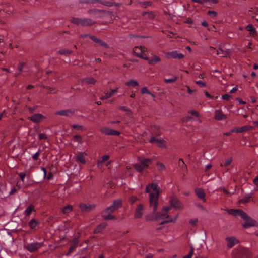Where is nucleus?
<instances>
[{"label": "nucleus", "instance_id": "f257e3e1", "mask_svg": "<svg viewBox=\"0 0 258 258\" xmlns=\"http://www.w3.org/2000/svg\"><path fill=\"white\" fill-rule=\"evenodd\" d=\"M146 192L149 194L150 207L153 209L152 214L147 215L146 217L147 221L163 220L161 224L165 223L175 222L178 215H176L174 218H172L168 215V211L170 210V206L164 207L161 212H156L158 203V198L160 194V188L156 183H152L148 185L146 187Z\"/></svg>", "mask_w": 258, "mask_h": 258}, {"label": "nucleus", "instance_id": "f03ea898", "mask_svg": "<svg viewBox=\"0 0 258 258\" xmlns=\"http://www.w3.org/2000/svg\"><path fill=\"white\" fill-rule=\"evenodd\" d=\"M138 161L139 162L134 165V167L139 172L147 168L152 162L151 159L142 157L139 158Z\"/></svg>", "mask_w": 258, "mask_h": 258}, {"label": "nucleus", "instance_id": "7ed1b4c3", "mask_svg": "<svg viewBox=\"0 0 258 258\" xmlns=\"http://www.w3.org/2000/svg\"><path fill=\"white\" fill-rule=\"evenodd\" d=\"M71 22L76 25L82 26H91L95 24V22L89 18H73Z\"/></svg>", "mask_w": 258, "mask_h": 258}, {"label": "nucleus", "instance_id": "20e7f679", "mask_svg": "<svg viewBox=\"0 0 258 258\" xmlns=\"http://www.w3.org/2000/svg\"><path fill=\"white\" fill-rule=\"evenodd\" d=\"M42 242H35L30 243L25 246V248L30 252H33L38 250L43 245Z\"/></svg>", "mask_w": 258, "mask_h": 258}, {"label": "nucleus", "instance_id": "39448f33", "mask_svg": "<svg viewBox=\"0 0 258 258\" xmlns=\"http://www.w3.org/2000/svg\"><path fill=\"white\" fill-rule=\"evenodd\" d=\"M245 222L242 224L245 228H248L256 225V221L246 214V217L242 218Z\"/></svg>", "mask_w": 258, "mask_h": 258}, {"label": "nucleus", "instance_id": "423d86ee", "mask_svg": "<svg viewBox=\"0 0 258 258\" xmlns=\"http://www.w3.org/2000/svg\"><path fill=\"white\" fill-rule=\"evenodd\" d=\"M147 51V48L144 46H136L133 49V53L134 55L139 58H142L143 55H144V52Z\"/></svg>", "mask_w": 258, "mask_h": 258}, {"label": "nucleus", "instance_id": "0eeeda50", "mask_svg": "<svg viewBox=\"0 0 258 258\" xmlns=\"http://www.w3.org/2000/svg\"><path fill=\"white\" fill-rule=\"evenodd\" d=\"M228 213L234 216H239L242 218H244L246 217V213H245L243 211L240 209H230V210H227Z\"/></svg>", "mask_w": 258, "mask_h": 258}, {"label": "nucleus", "instance_id": "6e6552de", "mask_svg": "<svg viewBox=\"0 0 258 258\" xmlns=\"http://www.w3.org/2000/svg\"><path fill=\"white\" fill-rule=\"evenodd\" d=\"M79 206L81 211L83 212H89L93 209L95 207L94 205L87 204L83 203H80Z\"/></svg>", "mask_w": 258, "mask_h": 258}, {"label": "nucleus", "instance_id": "1a4fd4ad", "mask_svg": "<svg viewBox=\"0 0 258 258\" xmlns=\"http://www.w3.org/2000/svg\"><path fill=\"white\" fill-rule=\"evenodd\" d=\"M144 210V205L142 204H139L136 209L135 213L134 214V218L135 219H139L141 218L143 215V212Z\"/></svg>", "mask_w": 258, "mask_h": 258}, {"label": "nucleus", "instance_id": "9d476101", "mask_svg": "<svg viewBox=\"0 0 258 258\" xmlns=\"http://www.w3.org/2000/svg\"><path fill=\"white\" fill-rule=\"evenodd\" d=\"M74 113V111L72 109H66L60 111H56L55 113V115L64 116L67 117H70L72 116Z\"/></svg>", "mask_w": 258, "mask_h": 258}, {"label": "nucleus", "instance_id": "9b49d317", "mask_svg": "<svg viewBox=\"0 0 258 258\" xmlns=\"http://www.w3.org/2000/svg\"><path fill=\"white\" fill-rule=\"evenodd\" d=\"M171 205L174 208L180 209L182 208V204L175 197H172L170 200Z\"/></svg>", "mask_w": 258, "mask_h": 258}, {"label": "nucleus", "instance_id": "f8f14e48", "mask_svg": "<svg viewBox=\"0 0 258 258\" xmlns=\"http://www.w3.org/2000/svg\"><path fill=\"white\" fill-rule=\"evenodd\" d=\"M44 118V116H43L42 114L38 113L34 114L30 117H29L28 119L30 120L33 122L34 123H39Z\"/></svg>", "mask_w": 258, "mask_h": 258}, {"label": "nucleus", "instance_id": "ddd939ff", "mask_svg": "<svg viewBox=\"0 0 258 258\" xmlns=\"http://www.w3.org/2000/svg\"><path fill=\"white\" fill-rule=\"evenodd\" d=\"M225 240L227 242V246L232 248L239 242V241L234 237H226Z\"/></svg>", "mask_w": 258, "mask_h": 258}, {"label": "nucleus", "instance_id": "4468645a", "mask_svg": "<svg viewBox=\"0 0 258 258\" xmlns=\"http://www.w3.org/2000/svg\"><path fill=\"white\" fill-rule=\"evenodd\" d=\"M89 37L91 40H92L93 41H94L96 43L98 44V45L103 47L105 49H107L109 48V46L107 43H106L102 40H101L99 39H98L95 36L90 35V36H89Z\"/></svg>", "mask_w": 258, "mask_h": 258}, {"label": "nucleus", "instance_id": "2eb2a0df", "mask_svg": "<svg viewBox=\"0 0 258 258\" xmlns=\"http://www.w3.org/2000/svg\"><path fill=\"white\" fill-rule=\"evenodd\" d=\"M101 131L103 134L108 135H119L120 134L119 132L108 128H103Z\"/></svg>", "mask_w": 258, "mask_h": 258}, {"label": "nucleus", "instance_id": "dca6fc26", "mask_svg": "<svg viewBox=\"0 0 258 258\" xmlns=\"http://www.w3.org/2000/svg\"><path fill=\"white\" fill-rule=\"evenodd\" d=\"M184 56L182 53H178L177 51H173L170 52L167 55L168 58H172L174 59H181Z\"/></svg>", "mask_w": 258, "mask_h": 258}, {"label": "nucleus", "instance_id": "f3484780", "mask_svg": "<svg viewBox=\"0 0 258 258\" xmlns=\"http://www.w3.org/2000/svg\"><path fill=\"white\" fill-rule=\"evenodd\" d=\"M214 118L217 120H222L225 119L227 117L225 115L223 114L220 110H217L215 111Z\"/></svg>", "mask_w": 258, "mask_h": 258}, {"label": "nucleus", "instance_id": "a211bd4d", "mask_svg": "<svg viewBox=\"0 0 258 258\" xmlns=\"http://www.w3.org/2000/svg\"><path fill=\"white\" fill-rule=\"evenodd\" d=\"M195 192L196 194V195L197 197L204 200V201H205L206 199L205 198V194L204 193L203 189L201 188H197L195 189Z\"/></svg>", "mask_w": 258, "mask_h": 258}, {"label": "nucleus", "instance_id": "6ab92c4d", "mask_svg": "<svg viewBox=\"0 0 258 258\" xmlns=\"http://www.w3.org/2000/svg\"><path fill=\"white\" fill-rule=\"evenodd\" d=\"M107 226V224L106 223H102L100 224L95 229L94 231V233H99L101 232Z\"/></svg>", "mask_w": 258, "mask_h": 258}, {"label": "nucleus", "instance_id": "aec40b11", "mask_svg": "<svg viewBox=\"0 0 258 258\" xmlns=\"http://www.w3.org/2000/svg\"><path fill=\"white\" fill-rule=\"evenodd\" d=\"M161 61L159 57L156 55L153 56L149 60V63L150 65H155Z\"/></svg>", "mask_w": 258, "mask_h": 258}, {"label": "nucleus", "instance_id": "412c9836", "mask_svg": "<svg viewBox=\"0 0 258 258\" xmlns=\"http://www.w3.org/2000/svg\"><path fill=\"white\" fill-rule=\"evenodd\" d=\"M249 127L247 126H244L241 127H236L231 130V132H235L236 133H242L247 131Z\"/></svg>", "mask_w": 258, "mask_h": 258}, {"label": "nucleus", "instance_id": "4be33fe9", "mask_svg": "<svg viewBox=\"0 0 258 258\" xmlns=\"http://www.w3.org/2000/svg\"><path fill=\"white\" fill-rule=\"evenodd\" d=\"M117 92V91L116 89H112L110 92H107L105 93V95L102 96L100 97V99L101 100H104L106 99H108L111 97L112 95H114L115 93Z\"/></svg>", "mask_w": 258, "mask_h": 258}, {"label": "nucleus", "instance_id": "5701e85b", "mask_svg": "<svg viewBox=\"0 0 258 258\" xmlns=\"http://www.w3.org/2000/svg\"><path fill=\"white\" fill-rule=\"evenodd\" d=\"M76 160L82 164H85L86 163V160L82 152H80L78 154L76 157Z\"/></svg>", "mask_w": 258, "mask_h": 258}, {"label": "nucleus", "instance_id": "b1692460", "mask_svg": "<svg viewBox=\"0 0 258 258\" xmlns=\"http://www.w3.org/2000/svg\"><path fill=\"white\" fill-rule=\"evenodd\" d=\"M245 29L250 32V34L251 35H254L256 33V29L252 24H248Z\"/></svg>", "mask_w": 258, "mask_h": 258}, {"label": "nucleus", "instance_id": "393cba45", "mask_svg": "<svg viewBox=\"0 0 258 258\" xmlns=\"http://www.w3.org/2000/svg\"><path fill=\"white\" fill-rule=\"evenodd\" d=\"M110 213L108 212H105V211H103L102 212V217H103L104 219L105 220H112V219H115V218L114 216L111 215L110 214Z\"/></svg>", "mask_w": 258, "mask_h": 258}, {"label": "nucleus", "instance_id": "a878e982", "mask_svg": "<svg viewBox=\"0 0 258 258\" xmlns=\"http://www.w3.org/2000/svg\"><path fill=\"white\" fill-rule=\"evenodd\" d=\"M83 82L87 84H94L96 82V80L92 77H86L83 79Z\"/></svg>", "mask_w": 258, "mask_h": 258}, {"label": "nucleus", "instance_id": "bb28decb", "mask_svg": "<svg viewBox=\"0 0 258 258\" xmlns=\"http://www.w3.org/2000/svg\"><path fill=\"white\" fill-rule=\"evenodd\" d=\"M229 54V52L228 50H225L222 49V48L219 49L217 50V55H221L222 57H227Z\"/></svg>", "mask_w": 258, "mask_h": 258}, {"label": "nucleus", "instance_id": "cd10ccee", "mask_svg": "<svg viewBox=\"0 0 258 258\" xmlns=\"http://www.w3.org/2000/svg\"><path fill=\"white\" fill-rule=\"evenodd\" d=\"M72 210H73L72 206H71L70 205H68L63 208V209L62 210V212L64 214H68L69 213H70L72 211Z\"/></svg>", "mask_w": 258, "mask_h": 258}, {"label": "nucleus", "instance_id": "c85d7f7f", "mask_svg": "<svg viewBox=\"0 0 258 258\" xmlns=\"http://www.w3.org/2000/svg\"><path fill=\"white\" fill-rule=\"evenodd\" d=\"M112 204L117 209L121 206L122 202L120 200L117 199L115 200Z\"/></svg>", "mask_w": 258, "mask_h": 258}, {"label": "nucleus", "instance_id": "c756f323", "mask_svg": "<svg viewBox=\"0 0 258 258\" xmlns=\"http://www.w3.org/2000/svg\"><path fill=\"white\" fill-rule=\"evenodd\" d=\"M37 224L38 223L35 219H32L29 222V226L31 229L35 228Z\"/></svg>", "mask_w": 258, "mask_h": 258}, {"label": "nucleus", "instance_id": "7c9ffc66", "mask_svg": "<svg viewBox=\"0 0 258 258\" xmlns=\"http://www.w3.org/2000/svg\"><path fill=\"white\" fill-rule=\"evenodd\" d=\"M178 79V77L176 76H173L172 78L169 79H164V81L166 83H171L175 82Z\"/></svg>", "mask_w": 258, "mask_h": 258}, {"label": "nucleus", "instance_id": "2f4dec72", "mask_svg": "<svg viewBox=\"0 0 258 258\" xmlns=\"http://www.w3.org/2000/svg\"><path fill=\"white\" fill-rule=\"evenodd\" d=\"M126 85L128 86H137L139 85V83L136 80H130L126 83Z\"/></svg>", "mask_w": 258, "mask_h": 258}, {"label": "nucleus", "instance_id": "473e14b6", "mask_svg": "<svg viewBox=\"0 0 258 258\" xmlns=\"http://www.w3.org/2000/svg\"><path fill=\"white\" fill-rule=\"evenodd\" d=\"M6 190V184L5 183L0 182V196L3 194Z\"/></svg>", "mask_w": 258, "mask_h": 258}, {"label": "nucleus", "instance_id": "72a5a7b5", "mask_svg": "<svg viewBox=\"0 0 258 258\" xmlns=\"http://www.w3.org/2000/svg\"><path fill=\"white\" fill-rule=\"evenodd\" d=\"M141 93H143V94L147 93V94H148L150 95L153 97H155V95L153 93H152L151 92L148 91V89L146 87H144L142 88L141 89Z\"/></svg>", "mask_w": 258, "mask_h": 258}, {"label": "nucleus", "instance_id": "f704fd0d", "mask_svg": "<svg viewBox=\"0 0 258 258\" xmlns=\"http://www.w3.org/2000/svg\"><path fill=\"white\" fill-rule=\"evenodd\" d=\"M34 210V206L32 205H30L25 210V212L27 214L29 215Z\"/></svg>", "mask_w": 258, "mask_h": 258}, {"label": "nucleus", "instance_id": "c9c22d12", "mask_svg": "<svg viewBox=\"0 0 258 258\" xmlns=\"http://www.w3.org/2000/svg\"><path fill=\"white\" fill-rule=\"evenodd\" d=\"M157 146L159 147L165 148L166 147L164 143V141L161 139H158L157 140Z\"/></svg>", "mask_w": 258, "mask_h": 258}, {"label": "nucleus", "instance_id": "e433bc0d", "mask_svg": "<svg viewBox=\"0 0 258 258\" xmlns=\"http://www.w3.org/2000/svg\"><path fill=\"white\" fill-rule=\"evenodd\" d=\"M81 3L95 4L100 2V0H80Z\"/></svg>", "mask_w": 258, "mask_h": 258}, {"label": "nucleus", "instance_id": "4c0bfd02", "mask_svg": "<svg viewBox=\"0 0 258 258\" xmlns=\"http://www.w3.org/2000/svg\"><path fill=\"white\" fill-rule=\"evenodd\" d=\"M99 2L101 4L106 6H108V7H111L114 5V3L109 2V1H101V0H100Z\"/></svg>", "mask_w": 258, "mask_h": 258}, {"label": "nucleus", "instance_id": "58836bf2", "mask_svg": "<svg viewBox=\"0 0 258 258\" xmlns=\"http://www.w3.org/2000/svg\"><path fill=\"white\" fill-rule=\"evenodd\" d=\"M116 210V208L112 204L109 207H107L104 211L105 212L112 213Z\"/></svg>", "mask_w": 258, "mask_h": 258}, {"label": "nucleus", "instance_id": "ea45409f", "mask_svg": "<svg viewBox=\"0 0 258 258\" xmlns=\"http://www.w3.org/2000/svg\"><path fill=\"white\" fill-rule=\"evenodd\" d=\"M59 53L61 54L68 55L71 53V51L68 49H61L59 51Z\"/></svg>", "mask_w": 258, "mask_h": 258}, {"label": "nucleus", "instance_id": "a19ab883", "mask_svg": "<svg viewBox=\"0 0 258 258\" xmlns=\"http://www.w3.org/2000/svg\"><path fill=\"white\" fill-rule=\"evenodd\" d=\"M232 161V159L231 158H229L227 159L225 161V163H224V164H222V163H221V164H220V166H221V167H222V166H225V167L228 166L229 165H230V164L231 163Z\"/></svg>", "mask_w": 258, "mask_h": 258}, {"label": "nucleus", "instance_id": "79ce46f5", "mask_svg": "<svg viewBox=\"0 0 258 258\" xmlns=\"http://www.w3.org/2000/svg\"><path fill=\"white\" fill-rule=\"evenodd\" d=\"M147 15L148 16V17L150 19H153L155 17V15L154 14L151 12H144L143 13V15Z\"/></svg>", "mask_w": 258, "mask_h": 258}, {"label": "nucleus", "instance_id": "37998d69", "mask_svg": "<svg viewBox=\"0 0 258 258\" xmlns=\"http://www.w3.org/2000/svg\"><path fill=\"white\" fill-rule=\"evenodd\" d=\"M119 109L126 112L127 114H130L131 112V110L129 109L126 108L124 106L119 107Z\"/></svg>", "mask_w": 258, "mask_h": 258}, {"label": "nucleus", "instance_id": "c03bdc74", "mask_svg": "<svg viewBox=\"0 0 258 258\" xmlns=\"http://www.w3.org/2000/svg\"><path fill=\"white\" fill-rule=\"evenodd\" d=\"M76 247H77L76 245H75L73 244H72L69 247V251H68V253L67 254V255H68L71 253H72L73 251V250L76 248Z\"/></svg>", "mask_w": 258, "mask_h": 258}, {"label": "nucleus", "instance_id": "a18cd8bd", "mask_svg": "<svg viewBox=\"0 0 258 258\" xmlns=\"http://www.w3.org/2000/svg\"><path fill=\"white\" fill-rule=\"evenodd\" d=\"M157 166L158 169L159 170H163L165 169V167L164 165L162 163L158 162L157 164Z\"/></svg>", "mask_w": 258, "mask_h": 258}, {"label": "nucleus", "instance_id": "49530a36", "mask_svg": "<svg viewBox=\"0 0 258 258\" xmlns=\"http://www.w3.org/2000/svg\"><path fill=\"white\" fill-rule=\"evenodd\" d=\"M138 199V198L137 197L133 196L130 198L129 201L131 204H133L136 202Z\"/></svg>", "mask_w": 258, "mask_h": 258}, {"label": "nucleus", "instance_id": "de8ad7c7", "mask_svg": "<svg viewBox=\"0 0 258 258\" xmlns=\"http://www.w3.org/2000/svg\"><path fill=\"white\" fill-rule=\"evenodd\" d=\"M109 158V156L108 155H104L102 157L101 161H98V164H101L103 162L107 161Z\"/></svg>", "mask_w": 258, "mask_h": 258}, {"label": "nucleus", "instance_id": "09e8293b", "mask_svg": "<svg viewBox=\"0 0 258 258\" xmlns=\"http://www.w3.org/2000/svg\"><path fill=\"white\" fill-rule=\"evenodd\" d=\"M72 127L74 129L81 130H85L84 127L83 126L80 125L78 124H74L72 126Z\"/></svg>", "mask_w": 258, "mask_h": 258}, {"label": "nucleus", "instance_id": "8fccbe9b", "mask_svg": "<svg viewBox=\"0 0 258 258\" xmlns=\"http://www.w3.org/2000/svg\"><path fill=\"white\" fill-rule=\"evenodd\" d=\"M18 175L20 177L21 180L22 182H24L25 177L26 176V174L24 172H20V173H18Z\"/></svg>", "mask_w": 258, "mask_h": 258}, {"label": "nucleus", "instance_id": "3c124183", "mask_svg": "<svg viewBox=\"0 0 258 258\" xmlns=\"http://www.w3.org/2000/svg\"><path fill=\"white\" fill-rule=\"evenodd\" d=\"M38 138L39 140H43V139H47V135L44 133H41L39 134L38 135Z\"/></svg>", "mask_w": 258, "mask_h": 258}, {"label": "nucleus", "instance_id": "603ef678", "mask_svg": "<svg viewBox=\"0 0 258 258\" xmlns=\"http://www.w3.org/2000/svg\"><path fill=\"white\" fill-rule=\"evenodd\" d=\"M208 14L212 17H215L217 15V13L214 11H209L208 12Z\"/></svg>", "mask_w": 258, "mask_h": 258}, {"label": "nucleus", "instance_id": "864d4df0", "mask_svg": "<svg viewBox=\"0 0 258 258\" xmlns=\"http://www.w3.org/2000/svg\"><path fill=\"white\" fill-rule=\"evenodd\" d=\"M231 96L228 94H225L222 95L221 98L225 100H228L230 98Z\"/></svg>", "mask_w": 258, "mask_h": 258}, {"label": "nucleus", "instance_id": "5fc2aeb1", "mask_svg": "<svg viewBox=\"0 0 258 258\" xmlns=\"http://www.w3.org/2000/svg\"><path fill=\"white\" fill-rule=\"evenodd\" d=\"M189 113L197 117H199L200 116L199 113L197 111L194 110L189 111Z\"/></svg>", "mask_w": 258, "mask_h": 258}, {"label": "nucleus", "instance_id": "6e6d98bb", "mask_svg": "<svg viewBox=\"0 0 258 258\" xmlns=\"http://www.w3.org/2000/svg\"><path fill=\"white\" fill-rule=\"evenodd\" d=\"M197 222H198V219L197 218L190 219L189 221V223L192 226L196 225Z\"/></svg>", "mask_w": 258, "mask_h": 258}, {"label": "nucleus", "instance_id": "4d7b16f0", "mask_svg": "<svg viewBox=\"0 0 258 258\" xmlns=\"http://www.w3.org/2000/svg\"><path fill=\"white\" fill-rule=\"evenodd\" d=\"M39 154H40L39 152V151L37 152L35 154H34L32 156L33 159L34 160H37L38 159V156H39Z\"/></svg>", "mask_w": 258, "mask_h": 258}, {"label": "nucleus", "instance_id": "13d9d810", "mask_svg": "<svg viewBox=\"0 0 258 258\" xmlns=\"http://www.w3.org/2000/svg\"><path fill=\"white\" fill-rule=\"evenodd\" d=\"M74 138L77 141H78L79 142L81 143V140H82V138L80 136V135H75L74 136Z\"/></svg>", "mask_w": 258, "mask_h": 258}, {"label": "nucleus", "instance_id": "bf43d9fd", "mask_svg": "<svg viewBox=\"0 0 258 258\" xmlns=\"http://www.w3.org/2000/svg\"><path fill=\"white\" fill-rule=\"evenodd\" d=\"M192 2L198 3L200 4H203L206 2V0H191Z\"/></svg>", "mask_w": 258, "mask_h": 258}, {"label": "nucleus", "instance_id": "052dcab7", "mask_svg": "<svg viewBox=\"0 0 258 258\" xmlns=\"http://www.w3.org/2000/svg\"><path fill=\"white\" fill-rule=\"evenodd\" d=\"M78 242H79V240L77 238H75L73 239L72 240V244H73L76 246H77Z\"/></svg>", "mask_w": 258, "mask_h": 258}, {"label": "nucleus", "instance_id": "680f3d73", "mask_svg": "<svg viewBox=\"0 0 258 258\" xmlns=\"http://www.w3.org/2000/svg\"><path fill=\"white\" fill-rule=\"evenodd\" d=\"M196 83L197 84L200 85L202 87H205V83H204L203 81H202L201 80L197 81L196 82Z\"/></svg>", "mask_w": 258, "mask_h": 258}, {"label": "nucleus", "instance_id": "e2e57ef3", "mask_svg": "<svg viewBox=\"0 0 258 258\" xmlns=\"http://www.w3.org/2000/svg\"><path fill=\"white\" fill-rule=\"evenodd\" d=\"M194 252V248L193 246H190V252L189 253V254L191 256V257L192 256Z\"/></svg>", "mask_w": 258, "mask_h": 258}, {"label": "nucleus", "instance_id": "0e129e2a", "mask_svg": "<svg viewBox=\"0 0 258 258\" xmlns=\"http://www.w3.org/2000/svg\"><path fill=\"white\" fill-rule=\"evenodd\" d=\"M17 190L15 188H13L9 192V195H12L16 192Z\"/></svg>", "mask_w": 258, "mask_h": 258}, {"label": "nucleus", "instance_id": "69168bd1", "mask_svg": "<svg viewBox=\"0 0 258 258\" xmlns=\"http://www.w3.org/2000/svg\"><path fill=\"white\" fill-rule=\"evenodd\" d=\"M253 183L254 185L258 186V176H256L253 180Z\"/></svg>", "mask_w": 258, "mask_h": 258}, {"label": "nucleus", "instance_id": "338daca9", "mask_svg": "<svg viewBox=\"0 0 258 258\" xmlns=\"http://www.w3.org/2000/svg\"><path fill=\"white\" fill-rule=\"evenodd\" d=\"M237 87H233L230 91V93H234L235 92V91H236L237 90Z\"/></svg>", "mask_w": 258, "mask_h": 258}, {"label": "nucleus", "instance_id": "774afa93", "mask_svg": "<svg viewBox=\"0 0 258 258\" xmlns=\"http://www.w3.org/2000/svg\"><path fill=\"white\" fill-rule=\"evenodd\" d=\"M158 139H156L155 137H151V139H150V142L152 143V142H157V140H158Z\"/></svg>", "mask_w": 258, "mask_h": 258}]
</instances>
